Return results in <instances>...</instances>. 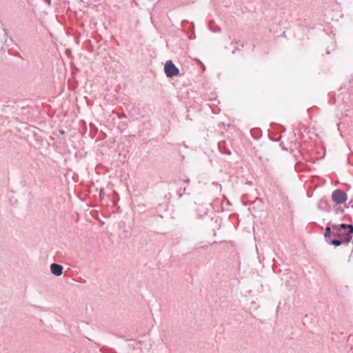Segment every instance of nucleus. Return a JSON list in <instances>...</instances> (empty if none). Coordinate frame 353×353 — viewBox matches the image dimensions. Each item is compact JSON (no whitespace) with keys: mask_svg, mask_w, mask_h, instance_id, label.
<instances>
[{"mask_svg":"<svg viewBox=\"0 0 353 353\" xmlns=\"http://www.w3.org/2000/svg\"><path fill=\"white\" fill-rule=\"evenodd\" d=\"M333 236L343 239V243H348L353 234V225L341 223L340 225H332Z\"/></svg>","mask_w":353,"mask_h":353,"instance_id":"nucleus-1","label":"nucleus"},{"mask_svg":"<svg viewBox=\"0 0 353 353\" xmlns=\"http://www.w3.org/2000/svg\"><path fill=\"white\" fill-rule=\"evenodd\" d=\"M332 199L336 204L344 203L347 199V194L341 190H336L332 194Z\"/></svg>","mask_w":353,"mask_h":353,"instance_id":"nucleus-2","label":"nucleus"},{"mask_svg":"<svg viewBox=\"0 0 353 353\" xmlns=\"http://www.w3.org/2000/svg\"><path fill=\"white\" fill-rule=\"evenodd\" d=\"M164 71L168 77H173L179 74L178 68L173 64L171 61H166L164 66Z\"/></svg>","mask_w":353,"mask_h":353,"instance_id":"nucleus-3","label":"nucleus"},{"mask_svg":"<svg viewBox=\"0 0 353 353\" xmlns=\"http://www.w3.org/2000/svg\"><path fill=\"white\" fill-rule=\"evenodd\" d=\"M51 272L56 276H60L62 274L63 267L60 265L52 263L50 266Z\"/></svg>","mask_w":353,"mask_h":353,"instance_id":"nucleus-4","label":"nucleus"},{"mask_svg":"<svg viewBox=\"0 0 353 353\" xmlns=\"http://www.w3.org/2000/svg\"><path fill=\"white\" fill-rule=\"evenodd\" d=\"M332 234V226L331 227H327L325 228V237H329V236H331Z\"/></svg>","mask_w":353,"mask_h":353,"instance_id":"nucleus-5","label":"nucleus"},{"mask_svg":"<svg viewBox=\"0 0 353 353\" xmlns=\"http://www.w3.org/2000/svg\"><path fill=\"white\" fill-rule=\"evenodd\" d=\"M343 243V239L338 240V239H334L331 241V243L332 245L339 246L341 245Z\"/></svg>","mask_w":353,"mask_h":353,"instance_id":"nucleus-6","label":"nucleus"}]
</instances>
